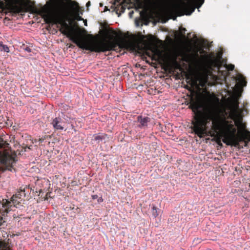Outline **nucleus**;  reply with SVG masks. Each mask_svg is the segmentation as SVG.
<instances>
[{"label":"nucleus","instance_id":"obj_7","mask_svg":"<svg viewBox=\"0 0 250 250\" xmlns=\"http://www.w3.org/2000/svg\"><path fill=\"white\" fill-rule=\"evenodd\" d=\"M0 51L7 53H8L10 51L9 47L7 45L3 44L1 42H0Z\"/></svg>","mask_w":250,"mask_h":250},{"label":"nucleus","instance_id":"obj_1","mask_svg":"<svg viewBox=\"0 0 250 250\" xmlns=\"http://www.w3.org/2000/svg\"><path fill=\"white\" fill-rule=\"evenodd\" d=\"M195 68L187 76V82L192 93L198 95L190 106L194 113V130L200 138L210 135L222 139L227 145L237 146L239 142L250 141V132L243 122V109L239 107L238 97L246 85L241 74L236 76V83L230 97L225 100L226 107H220L219 99L213 94L204 89L199 95L200 86L203 87L210 75L213 66H217V59L211 55L203 56L196 61Z\"/></svg>","mask_w":250,"mask_h":250},{"label":"nucleus","instance_id":"obj_6","mask_svg":"<svg viewBox=\"0 0 250 250\" xmlns=\"http://www.w3.org/2000/svg\"><path fill=\"white\" fill-rule=\"evenodd\" d=\"M138 121L142 125L144 126L146 125L147 123L148 122L149 118L148 117L142 118V117H139Z\"/></svg>","mask_w":250,"mask_h":250},{"label":"nucleus","instance_id":"obj_3","mask_svg":"<svg viewBox=\"0 0 250 250\" xmlns=\"http://www.w3.org/2000/svg\"><path fill=\"white\" fill-rule=\"evenodd\" d=\"M0 9L15 13H21V0H0Z\"/></svg>","mask_w":250,"mask_h":250},{"label":"nucleus","instance_id":"obj_10","mask_svg":"<svg viewBox=\"0 0 250 250\" xmlns=\"http://www.w3.org/2000/svg\"><path fill=\"white\" fill-rule=\"evenodd\" d=\"M226 68L229 70H232L234 68V65L232 64H226Z\"/></svg>","mask_w":250,"mask_h":250},{"label":"nucleus","instance_id":"obj_12","mask_svg":"<svg viewBox=\"0 0 250 250\" xmlns=\"http://www.w3.org/2000/svg\"><path fill=\"white\" fill-rule=\"evenodd\" d=\"M183 60L186 62H189V58L187 56L183 57Z\"/></svg>","mask_w":250,"mask_h":250},{"label":"nucleus","instance_id":"obj_5","mask_svg":"<svg viewBox=\"0 0 250 250\" xmlns=\"http://www.w3.org/2000/svg\"><path fill=\"white\" fill-rule=\"evenodd\" d=\"M52 125L53 127L56 129L62 130L63 129V127L60 124V121L57 118H56L53 121Z\"/></svg>","mask_w":250,"mask_h":250},{"label":"nucleus","instance_id":"obj_9","mask_svg":"<svg viewBox=\"0 0 250 250\" xmlns=\"http://www.w3.org/2000/svg\"><path fill=\"white\" fill-rule=\"evenodd\" d=\"M152 213L153 216L155 218L156 217H157L159 215V213L158 212V209L156 208V207L155 206H153L152 207Z\"/></svg>","mask_w":250,"mask_h":250},{"label":"nucleus","instance_id":"obj_4","mask_svg":"<svg viewBox=\"0 0 250 250\" xmlns=\"http://www.w3.org/2000/svg\"><path fill=\"white\" fill-rule=\"evenodd\" d=\"M177 56L178 55L177 54V53H175L173 55L171 59V62L174 68L180 69L181 67L180 64L177 61Z\"/></svg>","mask_w":250,"mask_h":250},{"label":"nucleus","instance_id":"obj_13","mask_svg":"<svg viewBox=\"0 0 250 250\" xmlns=\"http://www.w3.org/2000/svg\"><path fill=\"white\" fill-rule=\"evenodd\" d=\"M101 139H102V138L100 136H97L95 137V140H99Z\"/></svg>","mask_w":250,"mask_h":250},{"label":"nucleus","instance_id":"obj_8","mask_svg":"<svg viewBox=\"0 0 250 250\" xmlns=\"http://www.w3.org/2000/svg\"><path fill=\"white\" fill-rule=\"evenodd\" d=\"M0 250H10V248L5 243L0 241Z\"/></svg>","mask_w":250,"mask_h":250},{"label":"nucleus","instance_id":"obj_14","mask_svg":"<svg viewBox=\"0 0 250 250\" xmlns=\"http://www.w3.org/2000/svg\"><path fill=\"white\" fill-rule=\"evenodd\" d=\"M103 201V199L102 197L100 198L99 199H98V202H102Z\"/></svg>","mask_w":250,"mask_h":250},{"label":"nucleus","instance_id":"obj_18","mask_svg":"<svg viewBox=\"0 0 250 250\" xmlns=\"http://www.w3.org/2000/svg\"><path fill=\"white\" fill-rule=\"evenodd\" d=\"M84 25H86V26L87 25V23H86V21L84 22Z\"/></svg>","mask_w":250,"mask_h":250},{"label":"nucleus","instance_id":"obj_11","mask_svg":"<svg viewBox=\"0 0 250 250\" xmlns=\"http://www.w3.org/2000/svg\"><path fill=\"white\" fill-rule=\"evenodd\" d=\"M43 183L45 184L46 185H47V186L49 185V182L48 180H46L45 179H44L43 181Z\"/></svg>","mask_w":250,"mask_h":250},{"label":"nucleus","instance_id":"obj_16","mask_svg":"<svg viewBox=\"0 0 250 250\" xmlns=\"http://www.w3.org/2000/svg\"><path fill=\"white\" fill-rule=\"evenodd\" d=\"M96 195H94V196H93V199H95L96 198Z\"/></svg>","mask_w":250,"mask_h":250},{"label":"nucleus","instance_id":"obj_15","mask_svg":"<svg viewBox=\"0 0 250 250\" xmlns=\"http://www.w3.org/2000/svg\"><path fill=\"white\" fill-rule=\"evenodd\" d=\"M2 224V217H1V219H0V226Z\"/></svg>","mask_w":250,"mask_h":250},{"label":"nucleus","instance_id":"obj_2","mask_svg":"<svg viewBox=\"0 0 250 250\" xmlns=\"http://www.w3.org/2000/svg\"><path fill=\"white\" fill-rule=\"evenodd\" d=\"M172 6L177 12L187 15H190L194 10V5L191 0H180L173 4Z\"/></svg>","mask_w":250,"mask_h":250},{"label":"nucleus","instance_id":"obj_17","mask_svg":"<svg viewBox=\"0 0 250 250\" xmlns=\"http://www.w3.org/2000/svg\"><path fill=\"white\" fill-rule=\"evenodd\" d=\"M42 192V189H40V193H41V192Z\"/></svg>","mask_w":250,"mask_h":250}]
</instances>
